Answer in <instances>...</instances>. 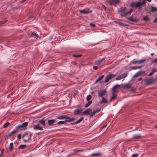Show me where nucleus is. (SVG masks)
<instances>
[{"instance_id": "1", "label": "nucleus", "mask_w": 157, "mask_h": 157, "mask_svg": "<svg viewBox=\"0 0 157 157\" xmlns=\"http://www.w3.org/2000/svg\"><path fill=\"white\" fill-rule=\"evenodd\" d=\"M127 10L126 7L120 8L118 10V12L121 13V15L122 17H124L128 14L131 13L133 10L132 9H130L128 12L124 13V12Z\"/></svg>"}, {"instance_id": "2", "label": "nucleus", "mask_w": 157, "mask_h": 157, "mask_svg": "<svg viewBox=\"0 0 157 157\" xmlns=\"http://www.w3.org/2000/svg\"><path fill=\"white\" fill-rule=\"evenodd\" d=\"M157 79L153 78L152 77H150L148 78L144 79V82L147 86L154 84L157 82Z\"/></svg>"}, {"instance_id": "3", "label": "nucleus", "mask_w": 157, "mask_h": 157, "mask_svg": "<svg viewBox=\"0 0 157 157\" xmlns=\"http://www.w3.org/2000/svg\"><path fill=\"white\" fill-rule=\"evenodd\" d=\"M32 134L31 132H25L23 135L22 138H24L23 141L24 142H27L31 140Z\"/></svg>"}, {"instance_id": "4", "label": "nucleus", "mask_w": 157, "mask_h": 157, "mask_svg": "<svg viewBox=\"0 0 157 157\" xmlns=\"http://www.w3.org/2000/svg\"><path fill=\"white\" fill-rule=\"evenodd\" d=\"M28 122H26L21 125H18L16 127V130H17V132L18 130H25V129L27 128L26 127L28 125Z\"/></svg>"}, {"instance_id": "5", "label": "nucleus", "mask_w": 157, "mask_h": 157, "mask_svg": "<svg viewBox=\"0 0 157 157\" xmlns=\"http://www.w3.org/2000/svg\"><path fill=\"white\" fill-rule=\"evenodd\" d=\"M110 5H113L115 6H116L120 2V0H108L107 1Z\"/></svg>"}, {"instance_id": "6", "label": "nucleus", "mask_w": 157, "mask_h": 157, "mask_svg": "<svg viewBox=\"0 0 157 157\" xmlns=\"http://www.w3.org/2000/svg\"><path fill=\"white\" fill-rule=\"evenodd\" d=\"M131 6L132 8L135 7L137 8L139 10L141 8V6H140V2H133L132 3Z\"/></svg>"}, {"instance_id": "7", "label": "nucleus", "mask_w": 157, "mask_h": 157, "mask_svg": "<svg viewBox=\"0 0 157 157\" xmlns=\"http://www.w3.org/2000/svg\"><path fill=\"white\" fill-rule=\"evenodd\" d=\"M17 130H14L13 131L11 132L8 135L5 136L4 137V140H6L10 138L11 136H12L14 134L17 133Z\"/></svg>"}, {"instance_id": "8", "label": "nucleus", "mask_w": 157, "mask_h": 157, "mask_svg": "<svg viewBox=\"0 0 157 157\" xmlns=\"http://www.w3.org/2000/svg\"><path fill=\"white\" fill-rule=\"evenodd\" d=\"M146 61V59H143L140 60H136V59H134L131 62H130V64H136L137 63H138L139 64H140L144 62L145 61Z\"/></svg>"}, {"instance_id": "9", "label": "nucleus", "mask_w": 157, "mask_h": 157, "mask_svg": "<svg viewBox=\"0 0 157 157\" xmlns=\"http://www.w3.org/2000/svg\"><path fill=\"white\" fill-rule=\"evenodd\" d=\"M79 12L81 13L87 14L91 13L92 11L87 8L82 10H79Z\"/></svg>"}, {"instance_id": "10", "label": "nucleus", "mask_w": 157, "mask_h": 157, "mask_svg": "<svg viewBox=\"0 0 157 157\" xmlns=\"http://www.w3.org/2000/svg\"><path fill=\"white\" fill-rule=\"evenodd\" d=\"M115 75V74L114 75L112 74H109L108 75L106 76L105 78V82H108L109 80L113 78Z\"/></svg>"}, {"instance_id": "11", "label": "nucleus", "mask_w": 157, "mask_h": 157, "mask_svg": "<svg viewBox=\"0 0 157 157\" xmlns=\"http://www.w3.org/2000/svg\"><path fill=\"white\" fill-rule=\"evenodd\" d=\"M33 127V129L35 130H43V127L40 126V124H38L36 125L34 124Z\"/></svg>"}, {"instance_id": "12", "label": "nucleus", "mask_w": 157, "mask_h": 157, "mask_svg": "<svg viewBox=\"0 0 157 157\" xmlns=\"http://www.w3.org/2000/svg\"><path fill=\"white\" fill-rule=\"evenodd\" d=\"M132 85L130 83L127 84H121V88L122 89H129L131 87Z\"/></svg>"}, {"instance_id": "13", "label": "nucleus", "mask_w": 157, "mask_h": 157, "mask_svg": "<svg viewBox=\"0 0 157 157\" xmlns=\"http://www.w3.org/2000/svg\"><path fill=\"white\" fill-rule=\"evenodd\" d=\"M92 111V109H91L88 108L83 111L82 113V114L83 115H88L90 114Z\"/></svg>"}, {"instance_id": "14", "label": "nucleus", "mask_w": 157, "mask_h": 157, "mask_svg": "<svg viewBox=\"0 0 157 157\" xmlns=\"http://www.w3.org/2000/svg\"><path fill=\"white\" fill-rule=\"evenodd\" d=\"M82 108L76 109L74 110V114L75 115L80 114L82 112Z\"/></svg>"}, {"instance_id": "15", "label": "nucleus", "mask_w": 157, "mask_h": 157, "mask_svg": "<svg viewBox=\"0 0 157 157\" xmlns=\"http://www.w3.org/2000/svg\"><path fill=\"white\" fill-rule=\"evenodd\" d=\"M120 87H121V85L116 84L113 87L112 89V90L114 93H116L117 92V89L120 88Z\"/></svg>"}, {"instance_id": "16", "label": "nucleus", "mask_w": 157, "mask_h": 157, "mask_svg": "<svg viewBox=\"0 0 157 157\" xmlns=\"http://www.w3.org/2000/svg\"><path fill=\"white\" fill-rule=\"evenodd\" d=\"M106 92L105 89L100 91L98 94V96L99 97H103V96L105 95Z\"/></svg>"}, {"instance_id": "17", "label": "nucleus", "mask_w": 157, "mask_h": 157, "mask_svg": "<svg viewBox=\"0 0 157 157\" xmlns=\"http://www.w3.org/2000/svg\"><path fill=\"white\" fill-rule=\"evenodd\" d=\"M57 121H56V119H51L48 121V124L49 125H56V124H54L55 122H57Z\"/></svg>"}, {"instance_id": "18", "label": "nucleus", "mask_w": 157, "mask_h": 157, "mask_svg": "<svg viewBox=\"0 0 157 157\" xmlns=\"http://www.w3.org/2000/svg\"><path fill=\"white\" fill-rule=\"evenodd\" d=\"M46 119H44V118H42L39 121V122L42 125L44 126L46 125Z\"/></svg>"}, {"instance_id": "19", "label": "nucleus", "mask_w": 157, "mask_h": 157, "mask_svg": "<svg viewBox=\"0 0 157 157\" xmlns=\"http://www.w3.org/2000/svg\"><path fill=\"white\" fill-rule=\"evenodd\" d=\"M105 59V58H103L100 60H98L95 61V64L97 65H99Z\"/></svg>"}, {"instance_id": "20", "label": "nucleus", "mask_w": 157, "mask_h": 157, "mask_svg": "<svg viewBox=\"0 0 157 157\" xmlns=\"http://www.w3.org/2000/svg\"><path fill=\"white\" fill-rule=\"evenodd\" d=\"M30 36L31 37H36V39H37L38 35L35 32H33L31 33Z\"/></svg>"}, {"instance_id": "21", "label": "nucleus", "mask_w": 157, "mask_h": 157, "mask_svg": "<svg viewBox=\"0 0 157 157\" xmlns=\"http://www.w3.org/2000/svg\"><path fill=\"white\" fill-rule=\"evenodd\" d=\"M143 137L140 134H138V135H134L133 136V138H132L133 139H140V138Z\"/></svg>"}, {"instance_id": "22", "label": "nucleus", "mask_w": 157, "mask_h": 157, "mask_svg": "<svg viewBox=\"0 0 157 157\" xmlns=\"http://www.w3.org/2000/svg\"><path fill=\"white\" fill-rule=\"evenodd\" d=\"M101 155V154L100 152H98L97 153H94L90 155L91 156L96 157L99 156Z\"/></svg>"}, {"instance_id": "23", "label": "nucleus", "mask_w": 157, "mask_h": 157, "mask_svg": "<svg viewBox=\"0 0 157 157\" xmlns=\"http://www.w3.org/2000/svg\"><path fill=\"white\" fill-rule=\"evenodd\" d=\"M128 19L129 21H132V22H137L138 21V20H137L136 18H134L133 17H129Z\"/></svg>"}, {"instance_id": "24", "label": "nucleus", "mask_w": 157, "mask_h": 157, "mask_svg": "<svg viewBox=\"0 0 157 157\" xmlns=\"http://www.w3.org/2000/svg\"><path fill=\"white\" fill-rule=\"evenodd\" d=\"M65 115H62L61 116H60L56 117V119H58L59 120H63L64 119V118H65Z\"/></svg>"}, {"instance_id": "25", "label": "nucleus", "mask_w": 157, "mask_h": 157, "mask_svg": "<svg viewBox=\"0 0 157 157\" xmlns=\"http://www.w3.org/2000/svg\"><path fill=\"white\" fill-rule=\"evenodd\" d=\"M115 93H114L113 91L112 93V96L110 98V101H111L112 100H113L115 99L117 95L115 94Z\"/></svg>"}, {"instance_id": "26", "label": "nucleus", "mask_w": 157, "mask_h": 157, "mask_svg": "<svg viewBox=\"0 0 157 157\" xmlns=\"http://www.w3.org/2000/svg\"><path fill=\"white\" fill-rule=\"evenodd\" d=\"M115 22L116 24H119V25H122L123 26H126L128 25L126 24H124L121 22H118L117 21H115Z\"/></svg>"}, {"instance_id": "27", "label": "nucleus", "mask_w": 157, "mask_h": 157, "mask_svg": "<svg viewBox=\"0 0 157 157\" xmlns=\"http://www.w3.org/2000/svg\"><path fill=\"white\" fill-rule=\"evenodd\" d=\"M65 118L64 119H65V120H64V121L65 122H70L71 121V117H69L67 115H65Z\"/></svg>"}, {"instance_id": "28", "label": "nucleus", "mask_w": 157, "mask_h": 157, "mask_svg": "<svg viewBox=\"0 0 157 157\" xmlns=\"http://www.w3.org/2000/svg\"><path fill=\"white\" fill-rule=\"evenodd\" d=\"M102 100L101 101H100L99 103L101 104L102 103H104L107 102L108 101L107 100L105 99V98L103 97H102Z\"/></svg>"}, {"instance_id": "29", "label": "nucleus", "mask_w": 157, "mask_h": 157, "mask_svg": "<svg viewBox=\"0 0 157 157\" xmlns=\"http://www.w3.org/2000/svg\"><path fill=\"white\" fill-rule=\"evenodd\" d=\"M144 72V71H139L138 72H137V73H136V74H135L134 75V77H138V76H139V75L140 74H142V73H143Z\"/></svg>"}, {"instance_id": "30", "label": "nucleus", "mask_w": 157, "mask_h": 157, "mask_svg": "<svg viewBox=\"0 0 157 157\" xmlns=\"http://www.w3.org/2000/svg\"><path fill=\"white\" fill-rule=\"evenodd\" d=\"M26 145L25 144L21 145L19 146L18 147V149H23L26 148Z\"/></svg>"}, {"instance_id": "31", "label": "nucleus", "mask_w": 157, "mask_h": 157, "mask_svg": "<svg viewBox=\"0 0 157 157\" xmlns=\"http://www.w3.org/2000/svg\"><path fill=\"white\" fill-rule=\"evenodd\" d=\"M13 148V143L12 142L11 143L10 145V148L9 150L10 151H12Z\"/></svg>"}, {"instance_id": "32", "label": "nucleus", "mask_w": 157, "mask_h": 157, "mask_svg": "<svg viewBox=\"0 0 157 157\" xmlns=\"http://www.w3.org/2000/svg\"><path fill=\"white\" fill-rule=\"evenodd\" d=\"M92 103V101H89L85 105V107H87L89 106Z\"/></svg>"}, {"instance_id": "33", "label": "nucleus", "mask_w": 157, "mask_h": 157, "mask_svg": "<svg viewBox=\"0 0 157 157\" xmlns=\"http://www.w3.org/2000/svg\"><path fill=\"white\" fill-rule=\"evenodd\" d=\"M143 20L144 21L147 22L149 20V19L147 16H145L143 17Z\"/></svg>"}, {"instance_id": "34", "label": "nucleus", "mask_w": 157, "mask_h": 157, "mask_svg": "<svg viewBox=\"0 0 157 157\" xmlns=\"http://www.w3.org/2000/svg\"><path fill=\"white\" fill-rule=\"evenodd\" d=\"M157 10V8L155 7L152 6L151 8V11L152 12H155Z\"/></svg>"}, {"instance_id": "35", "label": "nucleus", "mask_w": 157, "mask_h": 157, "mask_svg": "<svg viewBox=\"0 0 157 157\" xmlns=\"http://www.w3.org/2000/svg\"><path fill=\"white\" fill-rule=\"evenodd\" d=\"M10 124V122H7L4 124L3 127L4 128H6Z\"/></svg>"}, {"instance_id": "36", "label": "nucleus", "mask_w": 157, "mask_h": 157, "mask_svg": "<svg viewBox=\"0 0 157 157\" xmlns=\"http://www.w3.org/2000/svg\"><path fill=\"white\" fill-rule=\"evenodd\" d=\"M91 96L89 94L87 95V96L86 97V99L87 101H90V100L91 99Z\"/></svg>"}, {"instance_id": "37", "label": "nucleus", "mask_w": 157, "mask_h": 157, "mask_svg": "<svg viewBox=\"0 0 157 157\" xmlns=\"http://www.w3.org/2000/svg\"><path fill=\"white\" fill-rule=\"evenodd\" d=\"M100 109H98L97 110H94L93 111V113H92L94 115L95 113H98L100 111Z\"/></svg>"}, {"instance_id": "38", "label": "nucleus", "mask_w": 157, "mask_h": 157, "mask_svg": "<svg viewBox=\"0 0 157 157\" xmlns=\"http://www.w3.org/2000/svg\"><path fill=\"white\" fill-rule=\"evenodd\" d=\"M83 119V117H81L77 121V122L78 123H80L81 122Z\"/></svg>"}, {"instance_id": "39", "label": "nucleus", "mask_w": 157, "mask_h": 157, "mask_svg": "<svg viewBox=\"0 0 157 157\" xmlns=\"http://www.w3.org/2000/svg\"><path fill=\"white\" fill-rule=\"evenodd\" d=\"M65 122V121H58L57 123H56V124H64Z\"/></svg>"}, {"instance_id": "40", "label": "nucleus", "mask_w": 157, "mask_h": 157, "mask_svg": "<svg viewBox=\"0 0 157 157\" xmlns=\"http://www.w3.org/2000/svg\"><path fill=\"white\" fill-rule=\"evenodd\" d=\"M127 75L128 74L127 73H124L122 74L121 75L122 77V78H125L126 77Z\"/></svg>"}, {"instance_id": "41", "label": "nucleus", "mask_w": 157, "mask_h": 157, "mask_svg": "<svg viewBox=\"0 0 157 157\" xmlns=\"http://www.w3.org/2000/svg\"><path fill=\"white\" fill-rule=\"evenodd\" d=\"M83 150V149H80V150L74 149V151L75 153H76V152L78 153V152H82Z\"/></svg>"}, {"instance_id": "42", "label": "nucleus", "mask_w": 157, "mask_h": 157, "mask_svg": "<svg viewBox=\"0 0 157 157\" xmlns=\"http://www.w3.org/2000/svg\"><path fill=\"white\" fill-rule=\"evenodd\" d=\"M122 78H123L122 77L121 75H120L119 76H118V77L116 78V80H121Z\"/></svg>"}, {"instance_id": "43", "label": "nucleus", "mask_w": 157, "mask_h": 157, "mask_svg": "<svg viewBox=\"0 0 157 157\" xmlns=\"http://www.w3.org/2000/svg\"><path fill=\"white\" fill-rule=\"evenodd\" d=\"M104 77V75H102L100 76L97 79L98 80L100 81Z\"/></svg>"}, {"instance_id": "44", "label": "nucleus", "mask_w": 157, "mask_h": 157, "mask_svg": "<svg viewBox=\"0 0 157 157\" xmlns=\"http://www.w3.org/2000/svg\"><path fill=\"white\" fill-rule=\"evenodd\" d=\"M82 56V55L81 54H79V55H72L73 57H81Z\"/></svg>"}, {"instance_id": "45", "label": "nucleus", "mask_w": 157, "mask_h": 157, "mask_svg": "<svg viewBox=\"0 0 157 157\" xmlns=\"http://www.w3.org/2000/svg\"><path fill=\"white\" fill-rule=\"evenodd\" d=\"M146 4V1L145 0H144L142 2H140V6H141L142 5H145Z\"/></svg>"}, {"instance_id": "46", "label": "nucleus", "mask_w": 157, "mask_h": 157, "mask_svg": "<svg viewBox=\"0 0 157 157\" xmlns=\"http://www.w3.org/2000/svg\"><path fill=\"white\" fill-rule=\"evenodd\" d=\"M139 155V154L137 153L134 154L132 155L131 157H137Z\"/></svg>"}, {"instance_id": "47", "label": "nucleus", "mask_w": 157, "mask_h": 157, "mask_svg": "<svg viewBox=\"0 0 157 157\" xmlns=\"http://www.w3.org/2000/svg\"><path fill=\"white\" fill-rule=\"evenodd\" d=\"M21 134H19L17 136V138L18 140H20L21 139Z\"/></svg>"}, {"instance_id": "48", "label": "nucleus", "mask_w": 157, "mask_h": 157, "mask_svg": "<svg viewBox=\"0 0 157 157\" xmlns=\"http://www.w3.org/2000/svg\"><path fill=\"white\" fill-rule=\"evenodd\" d=\"M7 21L5 20L4 21H0V24H3L6 23L7 22Z\"/></svg>"}, {"instance_id": "49", "label": "nucleus", "mask_w": 157, "mask_h": 157, "mask_svg": "<svg viewBox=\"0 0 157 157\" xmlns=\"http://www.w3.org/2000/svg\"><path fill=\"white\" fill-rule=\"evenodd\" d=\"M131 69L132 70H136L137 69V66H134L131 67Z\"/></svg>"}, {"instance_id": "50", "label": "nucleus", "mask_w": 157, "mask_h": 157, "mask_svg": "<svg viewBox=\"0 0 157 157\" xmlns=\"http://www.w3.org/2000/svg\"><path fill=\"white\" fill-rule=\"evenodd\" d=\"M106 126H107V125L105 124L101 127L100 129L102 130V129H103L104 128H105Z\"/></svg>"}, {"instance_id": "51", "label": "nucleus", "mask_w": 157, "mask_h": 157, "mask_svg": "<svg viewBox=\"0 0 157 157\" xmlns=\"http://www.w3.org/2000/svg\"><path fill=\"white\" fill-rule=\"evenodd\" d=\"M4 149H2L1 151V154H0V157H2V154L3 153L4 151Z\"/></svg>"}, {"instance_id": "52", "label": "nucleus", "mask_w": 157, "mask_h": 157, "mask_svg": "<svg viewBox=\"0 0 157 157\" xmlns=\"http://www.w3.org/2000/svg\"><path fill=\"white\" fill-rule=\"evenodd\" d=\"M4 149H2L1 151V154H0V157H2V154L3 153L4 151Z\"/></svg>"}, {"instance_id": "53", "label": "nucleus", "mask_w": 157, "mask_h": 157, "mask_svg": "<svg viewBox=\"0 0 157 157\" xmlns=\"http://www.w3.org/2000/svg\"><path fill=\"white\" fill-rule=\"evenodd\" d=\"M90 25H91V26H92L93 27H96V25H95V24L92 23H90Z\"/></svg>"}, {"instance_id": "54", "label": "nucleus", "mask_w": 157, "mask_h": 157, "mask_svg": "<svg viewBox=\"0 0 157 157\" xmlns=\"http://www.w3.org/2000/svg\"><path fill=\"white\" fill-rule=\"evenodd\" d=\"M93 68L95 70H97L98 68V67L97 66H94Z\"/></svg>"}, {"instance_id": "55", "label": "nucleus", "mask_w": 157, "mask_h": 157, "mask_svg": "<svg viewBox=\"0 0 157 157\" xmlns=\"http://www.w3.org/2000/svg\"><path fill=\"white\" fill-rule=\"evenodd\" d=\"M144 65H141L140 66H137V69H141L142 67H143Z\"/></svg>"}, {"instance_id": "56", "label": "nucleus", "mask_w": 157, "mask_h": 157, "mask_svg": "<svg viewBox=\"0 0 157 157\" xmlns=\"http://www.w3.org/2000/svg\"><path fill=\"white\" fill-rule=\"evenodd\" d=\"M78 123L77 122V121H75V122L71 123V125L75 124H77Z\"/></svg>"}, {"instance_id": "57", "label": "nucleus", "mask_w": 157, "mask_h": 157, "mask_svg": "<svg viewBox=\"0 0 157 157\" xmlns=\"http://www.w3.org/2000/svg\"><path fill=\"white\" fill-rule=\"evenodd\" d=\"M157 71V70L156 69H154L152 70V72L153 73Z\"/></svg>"}, {"instance_id": "58", "label": "nucleus", "mask_w": 157, "mask_h": 157, "mask_svg": "<svg viewBox=\"0 0 157 157\" xmlns=\"http://www.w3.org/2000/svg\"><path fill=\"white\" fill-rule=\"evenodd\" d=\"M76 119L75 118H71V121H70V122L71 121H75V120Z\"/></svg>"}, {"instance_id": "59", "label": "nucleus", "mask_w": 157, "mask_h": 157, "mask_svg": "<svg viewBox=\"0 0 157 157\" xmlns=\"http://www.w3.org/2000/svg\"><path fill=\"white\" fill-rule=\"evenodd\" d=\"M132 141V139H130L128 140H127L125 141V142H127L128 141Z\"/></svg>"}, {"instance_id": "60", "label": "nucleus", "mask_w": 157, "mask_h": 157, "mask_svg": "<svg viewBox=\"0 0 157 157\" xmlns=\"http://www.w3.org/2000/svg\"><path fill=\"white\" fill-rule=\"evenodd\" d=\"M102 7L104 9V10L105 11L106 10V8L105 7V6L103 4L102 5Z\"/></svg>"}, {"instance_id": "61", "label": "nucleus", "mask_w": 157, "mask_h": 157, "mask_svg": "<svg viewBox=\"0 0 157 157\" xmlns=\"http://www.w3.org/2000/svg\"><path fill=\"white\" fill-rule=\"evenodd\" d=\"M153 74H154V73L151 71V72H150V73H149V74H148V76H152V75H153Z\"/></svg>"}, {"instance_id": "62", "label": "nucleus", "mask_w": 157, "mask_h": 157, "mask_svg": "<svg viewBox=\"0 0 157 157\" xmlns=\"http://www.w3.org/2000/svg\"><path fill=\"white\" fill-rule=\"evenodd\" d=\"M153 22L154 23H157V17H156L153 21Z\"/></svg>"}, {"instance_id": "63", "label": "nucleus", "mask_w": 157, "mask_h": 157, "mask_svg": "<svg viewBox=\"0 0 157 157\" xmlns=\"http://www.w3.org/2000/svg\"><path fill=\"white\" fill-rule=\"evenodd\" d=\"M154 61L155 63H157V58L154 59Z\"/></svg>"}, {"instance_id": "64", "label": "nucleus", "mask_w": 157, "mask_h": 157, "mask_svg": "<svg viewBox=\"0 0 157 157\" xmlns=\"http://www.w3.org/2000/svg\"><path fill=\"white\" fill-rule=\"evenodd\" d=\"M26 0H22V1L20 2L22 3H23Z\"/></svg>"}]
</instances>
